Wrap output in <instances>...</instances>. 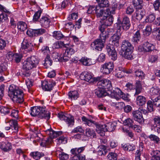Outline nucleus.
<instances>
[{
  "label": "nucleus",
  "mask_w": 160,
  "mask_h": 160,
  "mask_svg": "<svg viewBox=\"0 0 160 160\" xmlns=\"http://www.w3.org/2000/svg\"><path fill=\"white\" fill-rule=\"evenodd\" d=\"M8 95L16 102L21 103L24 101L23 92L19 89H16L14 86H10Z\"/></svg>",
  "instance_id": "f257e3e1"
},
{
  "label": "nucleus",
  "mask_w": 160,
  "mask_h": 160,
  "mask_svg": "<svg viewBox=\"0 0 160 160\" xmlns=\"http://www.w3.org/2000/svg\"><path fill=\"white\" fill-rule=\"evenodd\" d=\"M133 48V47L130 42L128 41L124 40L122 42L121 46L122 56L128 59H131L132 58V56L131 54V51Z\"/></svg>",
  "instance_id": "f03ea898"
},
{
  "label": "nucleus",
  "mask_w": 160,
  "mask_h": 160,
  "mask_svg": "<svg viewBox=\"0 0 160 160\" xmlns=\"http://www.w3.org/2000/svg\"><path fill=\"white\" fill-rule=\"evenodd\" d=\"M39 63V61L34 56L29 57L24 61L23 63L22 68L28 71L36 67Z\"/></svg>",
  "instance_id": "7ed1b4c3"
},
{
  "label": "nucleus",
  "mask_w": 160,
  "mask_h": 160,
  "mask_svg": "<svg viewBox=\"0 0 160 160\" xmlns=\"http://www.w3.org/2000/svg\"><path fill=\"white\" fill-rule=\"evenodd\" d=\"M117 25H119V27H121L122 28L125 30L128 29L131 26V23L129 19L126 16L124 17L122 21L121 20L120 17L118 18L117 22L116 23Z\"/></svg>",
  "instance_id": "20e7f679"
},
{
  "label": "nucleus",
  "mask_w": 160,
  "mask_h": 160,
  "mask_svg": "<svg viewBox=\"0 0 160 160\" xmlns=\"http://www.w3.org/2000/svg\"><path fill=\"white\" fill-rule=\"evenodd\" d=\"M106 38L101 37L99 36V38L94 40L92 43V47L95 50L101 51L104 46V43Z\"/></svg>",
  "instance_id": "39448f33"
},
{
  "label": "nucleus",
  "mask_w": 160,
  "mask_h": 160,
  "mask_svg": "<svg viewBox=\"0 0 160 160\" xmlns=\"http://www.w3.org/2000/svg\"><path fill=\"white\" fill-rule=\"evenodd\" d=\"M58 117L61 120L64 121L69 126L73 125L74 118L69 114L61 112L58 113Z\"/></svg>",
  "instance_id": "423d86ee"
},
{
  "label": "nucleus",
  "mask_w": 160,
  "mask_h": 160,
  "mask_svg": "<svg viewBox=\"0 0 160 160\" xmlns=\"http://www.w3.org/2000/svg\"><path fill=\"white\" fill-rule=\"evenodd\" d=\"M92 74L87 72H82L80 75V78L88 82L89 83H93L94 82L98 81L99 78H95L93 77Z\"/></svg>",
  "instance_id": "0eeeda50"
},
{
  "label": "nucleus",
  "mask_w": 160,
  "mask_h": 160,
  "mask_svg": "<svg viewBox=\"0 0 160 160\" xmlns=\"http://www.w3.org/2000/svg\"><path fill=\"white\" fill-rule=\"evenodd\" d=\"M97 84L98 86L104 89H107L108 91H111L112 90V87L111 82L107 79H104L100 80V78H98Z\"/></svg>",
  "instance_id": "6e6552de"
},
{
  "label": "nucleus",
  "mask_w": 160,
  "mask_h": 160,
  "mask_svg": "<svg viewBox=\"0 0 160 160\" xmlns=\"http://www.w3.org/2000/svg\"><path fill=\"white\" fill-rule=\"evenodd\" d=\"M46 32V30L43 28L37 29H30L27 30L26 34L30 37H33L41 35Z\"/></svg>",
  "instance_id": "1a4fd4ad"
},
{
  "label": "nucleus",
  "mask_w": 160,
  "mask_h": 160,
  "mask_svg": "<svg viewBox=\"0 0 160 160\" xmlns=\"http://www.w3.org/2000/svg\"><path fill=\"white\" fill-rule=\"evenodd\" d=\"M155 48V46L153 44L148 42H146L143 43L142 46L138 47V50L139 51L149 52L152 51Z\"/></svg>",
  "instance_id": "9d476101"
},
{
  "label": "nucleus",
  "mask_w": 160,
  "mask_h": 160,
  "mask_svg": "<svg viewBox=\"0 0 160 160\" xmlns=\"http://www.w3.org/2000/svg\"><path fill=\"white\" fill-rule=\"evenodd\" d=\"M55 84V82L51 79L44 80L42 82V88L45 91H51Z\"/></svg>",
  "instance_id": "9b49d317"
},
{
  "label": "nucleus",
  "mask_w": 160,
  "mask_h": 160,
  "mask_svg": "<svg viewBox=\"0 0 160 160\" xmlns=\"http://www.w3.org/2000/svg\"><path fill=\"white\" fill-rule=\"evenodd\" d=\"M113 68V63L112 62H109L102 65L101 70L103 74H108L112 71Z\"/></svg>",
  "instance_id": "f8f14e48"
},
{
  "label": "nucleus",
  "mask_w": 160,
  "mask_h": 160,
  "mask_svg": "<svg viewBox=\"0 0 160 160\" xmlns=\"http://www.w3.org/2000/svg\"><path fill=\"white\" fill-rule=\"evenodd\" d=\"M74 45L67 46L66 49L64 53L63 54V59L65 61H67L69 59L71 58V56L74 54L75 52V50L73 48Z\"/></svg>",
  "instance_id": "ddd939ff"
},
{
  "label": "nucleus",
  "mask_w": 160,
  "mask_h": 160,
  "mask_svg": "<svg viewBox=\"0 0 160 160\" xmlns=\"http://www.w3.org/2000/svg\"><path fill=\"white\" fill-rule=\"evenodd\" d=\"M132 115L133 119L140 124L144 123V120L142 116V113L139 110H136L132 112Z\"/></svg>",
  "instance_id": "4468645a"
},
{
  "label": "nucleus",
  "mask_w": 160,
  "mask_h": 160,
  "mask_svg": "<svg viewBox=\"0 0 160 160\" xmlns=\"http://www.w3.org/2000/svg\"><path fill=\"white\" fill-rule=\"evenodd\" d=\"M153 124L151 126L152 130L160 133V117L156 116L153 119Z\"/></svg>",
  "instance_id": "2eb2a0df"
},
{
  "label": "nucleus",
  "mask_w": 160,
  "mask_h": 160,
  "mask_svg": "<svg viewBox=\"0 0 160 160\" xmlns=\"http://www.w3.org/2000/svg\"><path fill=\"white\" fill-rule=\"evenodd\" d=\"M106 49L108 55L113 60L115 61L117 59V53L115 49L112 45H108Z\"/></svg>",
  "instance_id": "dca6fc26"
},
{
  "label": "nucleus",
  "mask_w": 160,
  "mask_h": 160,
  "mask_svg": "<svg viewBox=\"0 0 160 160\" xmlns=\"http://www.w3.org/2000/svg\"><path fill=\"white\" fill-rule=\"evenodd\" d=\"M44 111V108L40 106H35L31 108L30 114L33 117L37 116L39 117L41 112Z\"/></svg>",
  "instance_id": "f3484780"
},
{
  "label": "nucleus",
  "mask_w": 160,
  "mask_h": 160,
  "mask_svg": "<svg viewBox=\"0 0 160 160\" xmlns=\"http://www.w3.org/2000/svg\"><path fill=\"white\" fill-rule=\"evenodd\" d=\"M0 148L4 152H8L12 149L11 143L8 141L2 142L0 143Z\"/></svg>",
  "instance_id": "a211bd4d"
},
{
  "label": "nucleus",
  "mask_w": 160,
  "mask_h": 160,
  "mask_svg": "<svg viewBox=\"0 0 160 160\" xmlns=\"http://www.w3.org/2000/svg\"><path fill=\"white\" fill-rule=\"evenodd\" d=\"M56 154L60 159L67 160L69 158V155L64 153L63 150L61 148H58L56 151Z\"/></svg>",
  "instance_id": "6ab92c4d"
},
{
  "label": "nucleus",
  "mask_w": 160,
  "mask_h": 160,
  "mask_svg": "<svg viewBox=\"0 0 160 160\" xmlns=\"http://www.w3.org/2000/svg\"><path fill=\"white\" fill-rule=\"evenodd\" d=\"M40 22L42 27L45 28H48L50 25L51 19L47 17L43 16L40 19Z\"/></svg>",
  "instance_id": "aec40b11"
},
{
  "label": "nucleus",
  "mask_w": 160,
  "mask_h": 160,
  "mask_svg": "<svg viewBox=\"0 0 160 160\" xmlns=\"http://www.w3.org/2000/svg\"><path fill=\"white\" fill-rule=\"evenodd\" d=\"M145 14V11L142 8H138L135 13V17L138 20H141Z\"/></svg>",
  "instance_id": "412c9836"
},
{
  "label": "nucleus",
  "mask_w": 160,
  "mask_h": 160,
  "mask_svg": "<svg viewBox=\"0 0 160 160\" xmlns=\"http://www.w3.org/2000/svg\"><path fill=\"white\" fill-rule=\"evenodd\" d=\"M95 93L96 95L99 98L106 96L108 94V93L105 89L99 86L98 88L95 90Z\"/></svg>",
  "instance_id": "4be33fe9"
},
{
  "label": "nucleus",
  "mask_w": 160,
  "mask_h": 160,
  "mask_svg": "<svg viewBox=\"0 0 160 160\" xmlns=\"http://www.w3.org/2000/svg\"><path fill=\"white\" fill-rule=\"evenodd\" d=\"M9 123L11 127H6L5 128V130H9L11 128L13 130V128L15 130V132H17L18 131V128L17 121L15 120L11 119L9 121Z\"/></svg>",
  "instance_id": "5701e85b"
},
{
  "label": "nucleus",
  "mask_w": 160,
  "mask_h": 160,
  "mask_svg": "<svg viewBox=\"0 0 160 160\" xmlns=\"http://www.w3.org/2000/svg\"><path fill=\"white\" fill-rule=\"evenodd\" d=\"M116 125L117 123L115 122H109L106 124H104L105 126L104 130L106 132H112L115 130Z\"/></svg>",
  "instance_id": "b1692460"
},
{
  "label": "nucleus",
  "mask_w": 160,
  "mask_h": 160,
  "mask_svg": "<svg viewBox=\"0 0 160 160\" xmlns=\"http://www.w3.org/2000/svg\"><path fill=\"white\" fill-rule=\"evenodd\" d=\"M82 120L84 124L89 127H94L96 123L95 121L88 119L84 116L82 117Z\"/></svg>",
  "instance_id": "393cba45"
},
{
  "label": "nucleus",
  "mask_w": 160,
  "mask_h": 160,
  "mask_svg": "<svg viewBox=\"0 0 160 160\" xmlns=\"http://www.w3.org/2000/svg\"><path fill=\"white\" fill-rule=\"evenodd\" d=\"M94 126L96 127V130L97 132L100 134L102 136L104 134V132H106V131L104 130L105 128L104 125L99 124L96 122Z\"/></svg>",
  "instance_id": "a878e982"
},
{
  "label": "nucleus",
  "mask_w": 160,
  "mask_h": 160,
  "mask_svg": "<svg viewBox=\"0 0 160 160\" xmlns=\"http://www.w3.org/2000/svg\"><path fill=\"white\" fill-rule=\"evenodd\" d=\"M69 99L71 100H75L78 99L79 97V94L78 91L76 90L71 91L68 93Z\"/></svg>",
  "instance_id": "bb28decb"
},
{
  "label": "nucleus",
  "mask_w": 160,
  "mask_h": 160,
  "mask_svg": "<svg viewBox=\"0 0 160 160\" xmlns=\"http://www.w3.org/2000/svg\"><path fill=\"white\" fill-rule=\"evenodd\" d=\"M107 27V26L104 24H102L99 27V30L101 32L99 36L101 37L105 38H106L108 37V34L105 31V29Z\"/></svg>",
  "instance_id": "cd10ccee"
},
{
  "label": "nucleus",
  "mask_w": 160,
  "mask_h": 160,
  "mask_svg": "<svg viewBox=\"0 0 160 160\" xmlns=\"http://www.w3.org/2000/svg\"><path fill=\"white\" fill-rule=\"evenodd\" d=\"M146 102V98L143 96H138L136 98V102L137 105L142 106L144 105Z\"/></svg>",
  "instance_id": "c85d7f7f"
},
{
  "label": "nucleus",
  "mask_w": 160,
  "mask_h": 160,
  "mask_svg": "<svg viewBox=\"0 0 160 160\" xmlns=\"http://www.w3.org/2000/svg\"><path fill=\"white\" fill-rule=\"evenodd\" d=\"M85 147H82L79 148H74L72 149L71 152L74 155V156L81 155V153L82 152L85 150Z\"/></svg>",
  "instance_id": "c756f323"
},
{
  "label": "nucleus",
  "mask_w": 160,
  "mask_h": 160,
  "mask_svg": "<svg viewBox=\"0 0 160 160\" xmlns=\"http://www.w3.org/2000/svg\"><path fill=\"white\" fill-rule=\"evenodd\" d=\"M120 37L117 34H114L111 38V40L113 45L118 47L119 45V41Z\"/></svg>",
  "instance_id": "7c9ffc66"
},
{
  "label": "nucleus",
  "mask_w": 160,
  "mask_h": 160,
  "mask_svg": "<svg viewBox=\"0 0 160 160\" xmlns=\"http://www.w3.org/2000/svg\"><path fill=\"white\" fill-rule=\"evenodd\" d=\"M32 45L28 42L26 40H24L22 43V47L27 51H30L32 50Z\"/></svg>",
  "instance_id": "2f4dec72"
},
{
  "label": "nucleus",
  "mask_w": 160,
  "mask_h": 160,
  "mask_svg": "<svg viewBox=\"0 0 160 160\" xmlns=\"http://www.w3.org/2000/svg\"><path fill=\"white\" fill-rule=\"evenodd\" d=\"M141 35L140 30H138L134 34L132 41L135 44H137L140 41Z\"/></svg>",
  "instance_id": "473e14b6"
},
{
  "label": "nucleus",
  "mask_w": 160,
  "mask_h": 160,
  "mask_svg": "<svg viewBox=\"0 0 160 160\" xmlns=\"http://www.w3.org/2000/svg\"><path fill=\"white\" fill-rule=\"evenodd\" d=\"M104 24L107 26H109L111 25L113 23V18L112 16H108L107 18L102 20Z\"/></svg>",
  "instance_id": "72a5a7b5"
},
{
  "label": "nucleus",
  "mask_w": 160,
  "mask_h": 160,
  "mask_svg": "<svg viewBox=\"0 0 160 160\" xmlns=\"http://www.w3.org/2000/svg\"><path fill=\"white\" fill-rule=\"evenodd\" d=\"M85 134L88 137L94 138L96 136V133L94 130L88 128L85 130Z\"/></svg>",
  "instance_id": "f704fd0d"
},
{
  "label": "nucleus",
  "mask_w": 160,
  "mask_h": 160,
  "mask_svg": "<svg viewBox=\"0 0 160 160\" xmlns=\"http://www.w3.org/2000/svg\"><path fill=\"white\" fill-rule=\"evenodd\" d=\"M17 27L18 30L21 32H23L27 28V24L24 22L20 21L17 23Z\"/></svg>",
  "instance_id": "c9c22d12"
},
{
  "label": "nucleus",
  "mask_w": 160,
  "mask_h": 160,
  "mask_svg": "<svg viewBox=\"0 0 160 160\" xmlns=\"http://www.w3.org/2000/svg\"><path fill=\"white\" fill-rule=\"evenodd\" d=\"M151 160H160V151L154 150L152 151Z\"/></svg>",
  "instance_id": "e433bc0d"
},
{
  "label": "nucleus",
  "mask_w": 160,
  "mask_h": 160,
  "mask_svg": "<svg viewBox=\"0 0 160 160\" xmlns=\"http://www.w3.org/2000/svg\"><path fill=\"white\" fill-rule=\"evenodd\" d=\"M100 8L107 7L109 6V1L108 0H96Z\"/></svg>",
  "instance_id": "4c0bfd02"
},
{
  "label": "nucleus",
  "mask_w": 160,
  "mask_h": 160,
  "mask_svg": "<svg viewBox=\"0 0 160 160\" xmlns=\"http://www.w3.org/2000/svg\"><path fill=\"white\" fill-rule=\"evenodd\" d=\"M30 156L36 160H38L44 156V154L39 152H32L30 154Z\"/></svg>",
  "instance_id": "58836bf2"
},
{
  "label": "nucleus",
  "mask_w": 160,
  "mask_h": 160,
  "mask_svg": "<svg viewBox=\"0 0 160 160\" xmlns=\"http://www.w3.org/2000/svg\"><path fill=\"white\" fill-rule=\"evenodd\" d=\"M152 33L155 37L156 39L160 41V28H154L152 32Z\"/></svg>",
  "instance_id": "ea45409f"
},
{
  "label": "nucleus",
  "mask_w": 160,
  "mask_h": 160,
  "mask_svg": "<svg viewBox=\"0 0 160 160\" xmlns=\"http://www.w3.org/2000/svg\"><path fill=\"white\" fill-rule=\"evenodd\" d=\"M46 134L48 135L51 138H54L58 135V133L54 132L52 129H48L45 131Z\"/></svg>",
  "instance_id": "a19ab883"
},
{
  "label": "nucleus",
  "mask_w": 160,
  "mask_h": 160,
  "mask_svg": "<svg viewBox=\"0 0 160 160\" xmlns=\"http://www.w3.org/2000/svg\"><path fill=\"white\" fill-rule=\"evenodd\" d=\"M39 117L48 120L50 117V113L48 111H46L44 108V111L41 112Z\"/></svg>",
  "instance_id": "79ce46f5"
},
{
  "label": "nucleus",
  "mask_w": 160,
  "mask_h": 160,
  "mask_svg": "<svg viewBox=\"0 0 160 160\" xmlns=\"http://www.w3.org/2000/svg\"><path fill=\"white\" fill-rule=\"evenodd\" d=\"M79 61L85 66H89L91 64V59L86 57H82Z\"/></svg>",
  "instance_id": "37998d69"
},
{
  "label": "nucleus",
  "mask_w": 160,
  "mask_h": 160,
  "mask_svg": "<svg viewBox=\"0 0 160 160\" xmlns=\"http://www.w3.org/2000/svg\"><path fill=\"white\" fill-rule=\"evenodd\" d=\"M54 47L56 48H59L62 47H67V46H69V44H65L63 42L58 41L55 42L54 44Z\"/></svg>",
  "instance_id": "c03bdc74"
},
{
  "label": "nucleus",
  "mask_w": 160,
  "mask_h": 160,
  "mask_svg": "<svg viewBox=\"0 0 160 160\" xmlns=\"http://www.w3.org/2000/svg\"><path fill=\"white\" fill-rule=\"evenodd\" d=\"M52 64V61L50 59V56L47 55L46 58L44 60V62L43 63L44 65L46 68H47L50 66Z\"/></svg>",
  "instance_id": "a18cd8bd"
},
{
  "label": "nucleus",
  "mask_w": 160,
  "mask_h": 160,
  "mask_svg": "<svg viewBox=\"0 0 160 160\" xmlns=\"http://www.w3.org/2000/svg\"><path fill=\"white\" fill-rule=\"evenodd\" d=\"M132 3L134 7L136 9L142 8V5L143 3L142 0H132Z\"/></svg>",
  "instance_id": "49530a36"
},
{
  "label": "nucleus",
  "mask_w": 160,
  "mask_h": 160,
  "mask_svg": "<svg viewBox=\"0 0 160 160\" xmlns=\"http://www.w3.org/2000/svg\"><path fill=\"white\" fill-rule=\"evenodd\" d=\"M111 12L110 9L108 8H106L105 10H104L102 16L101 17V20H102L103 19H104L105 18H107L108 17V16H111L110 15Z\"/></svg>",
  "instance_id": "de8ad7c7"
},
{
  "label": "nucleus",
  "mask_w": 160,
  "mask_h": 160,
  "mask_svg": "<svg viewBox=\"0 0 160 160\" xmlns=\"http://www.w3.org/2000/svg\"><path fill=\"white\" fill-rule=\"evenodd\" d=\"M113 91L118 95L122 99L124 100L127 99V97L124 96H125V94H123L122 91L118 88H115V89L113 90Z\"/></svg>",
  "instance_id": "09e8293b"
},
{
  "label": "nucleus",
  "mask_w": 160,
  "mask_h": 160,
  "mask_svg": "<svg viewBox=\"0 0 160 160\" xmlns=\"http://www.w3.org/2000/svg\"><path fill=\"white\" fill-rule=\"evenodd\" d=\"M53 36L56 39L59 40L64 37L62 33L59 31H55L53 33Z\"/></svg>",
  "instance_id": "8fccbe9b"
},
{
  "label": "nucleus",
  "mask_w": 160,
  "mask_h": 160,
  "mask_svg": "<svg viewBox=\"0 0 160 160\" xmlns=\"http://www.w3.org/2000/svg\"><path fill=\"white\" fill-rule=\"evenodd\" d=\"M42 12V10L40 9L35 13L33 18V21L34 22H36L38 20L41 16Z\"/></svg>",
  "instance_id": "3c124183"
},
{
  "label": "nucleus",
  "mask_w": 160,
  "mask_h": 160,
  "mask_svg": "<svg viewBox=\"0 0 160 160\" xmlns=\"http://www.w3.org/2000/svg\"><path fill=\"white\" fill-rule=\"evenodd\" d=\"M123 124L125 126H127L131 128L134 125V122L132 119L130 118L126 119L123 122Z\"/></svg>",
  "instance_id": "603ef678"
},
{
  "label": "nucleus",
  "mask_w": 160,
  "mask_h": 160,
  "mask_svg": "<svg viewBox=\"0 0 160 160\" xmlns=\"http://www.w3.org/2000/svg\"><path fill=\"white\" fill-rule=\"evenodd\" d=\"M135 73L136 77H138L139 79H142L144 78L145 74L141 70H137L135 71Z\"/></svg>",
  "instance_id": "864d4df0"
},
{
  "label": "nucleus",
  "mask_w": 160,
  "mask_h": 160,
  "mask_svg": "<svg viewBox=\"0 0 160 160\" xmlns=\"http://www.w3.org/2000/svg\"><path fill=\"white\" fill-rule=\"evenodd\" d=\"M147 108L149 112H152L154 111L153 102L151 100L148 101L147 102Z\"/></svg>",
  "instance_id": "5fc2aeb1"
},
{
  "label": "nucleus",
  "mask_w": 160,
  "mask_h": 160,
  "mask_svg": "<svg viewBox=\"0 0 160 160\" xmlns=\"http://www.w3.org/2000/svg\"><path fill=\"white\" fill-rule=\"evenodd\" d=\"M67 139L64 137H60L57 138L56 141L58 144H65L67 142Z\"/></svg>",
  "instance_id": "6e6d98bb"
},
{
  "label": "nucleus",
  "mask_w": 160,
  "mask_h": 160,
  "mask_svg": "<svg viewBox=\"0 0 160 160\" xmlns=\"http://www.w3.org/2000/svg\"><path fill=\"white\" fill-rule=\"evenodd\" d=\"M149 138L151 141H153L156 143H160V140L159 138L155 135L151 134L149 136Z\"/></svg>",
  "instance_id": "4d7b16f0"
},
{
  "label": "nucleus",
  "mask_w": 160,
  "mask_h": 160,
  "mask_svg": "<svg viewBox=\"0 0 160 160\" xmlns=\"http://www.w3.org/2000/svg\"><path fill=\"white\" fill-rule=\"evenodd\" d=\"M160 90L157 87L152 88L150 89V92L152 95H158L159 93Z\"/></svg>",
  "instance_id": "13d9d810"
},
{
  "label": "nucleus",
  "mask_w": 160,
  "mask_h": 160,
  "mask_svg": "<svg viewBox=\"0 0 160 160\" xmlns=\"http://www.w3.org/2000/svg\"><path fill=\"white\" fill-rule=\"evenodd\" d=\"M108 160H117V155L116 153L111 152H109L107 156Z\"/></svg>",
  "instance_id": "bf43d9fd"
},
{
  "label": "nucleus",
  "mask_w": 160,
  "mask_h": 160,
  "mask_svg": "<svg viewBox=\"0 0 160 160\" xmlns=\"http://www.w3.org/2000/svg\"><path fill=\"white\" fill-rule=\"evenodd\" d=\"M22 58V55L18 53L14 54L13 60L16 63L19 62Z\"/></svg>",
  "instance_id": "052dcab7"
},
{
  "label": "nucleus",
  "mask_w": 160,
  "mask_h": 160,
  "mask_svg": "<svg viewBox=\"0 0 160 160\" xmlns=\"http://www.w3.org/2000/svg\"><path fill=\"white\" fill-rule=\"evenodd\" d=\"M151 31L152 28L150 26H148L143 32V34L145 36H148L151 33Z\"/></svg>",
  "instance_id": "680f3d73"
},
{
  "label": "nucleus",
  "mask_w": 160,
  "mask_h": 160,
  "mask_svg": "<svg viewBox=\"0 0 160 160\" xmlns=\"http://www.w3.org/2000/svg\"><path fill=\"white\" fill-rule=\"evenodd\" d=\"M10 109L8 107L0 106V112L4 114H8L10 112Z\"/></svg>",
  "instance_id": "e2e57ef3"
},
{
  "label": "nucleus",
  "mask_w": 160,
  "mask_h": 160,
  "mask_svg": "<svg viewBox=\"0 0 160 160\" xmlns=\"http://www.w3.org/2000/svg\"><path fill=\"white\" fill-rule=\"evenodd\" d=\"M26 83L28 89V92L32 93V91L30 89V88L33 86L32 81L30 79H28L26 81Z\"/></svg>",
  "instance_id": "0e129e2a"
},
{
  "label": "nucleus",
  "mask_w": 160,
  "mask_h": 160,
  "mask_svg": "<svg viewBox=\"0 0 160 160\" xmlns=\"http://www.w3.org/2000/svg\"><path fill=\"white\" fill-rule=\"evenodd\" d=\"M155 17L154 14H150L148 16L145 21L146 22H152L155 19Z\"/></svg>",
  "instance_id": "69168bd1"
},
{
  "label": "nucleus",
  "mask_w": 160,
  "mask_h": 160,
  "mask_svg": "<svg viewBox=\"0 0 160 160\" xmlns=\"http://www.w3.org/2000/svg\"><path fill=\"white\" fill-rule=\"evenodd\" d=\"M154 105L157 107L160 108V98L159 96L153 99H152Z\"/></svg>",
  "instance_id": "338daca9"
},
{
  "label": "nucleus",
  "mask_w": 160,
  "mask_h": 160,
  "mask_svg": "<svg viewBox=\"0 0 160 160\" xmlns=\"http://www.w3.org/2000/svg\"><path fill=\"white\" fill-rule=\"evenodd\" d=\"M10 112H11V116L16 119L18 118V110L10 109Z\"/></svg>",
  "instance_id": "774afa93"
}]
</instances>
